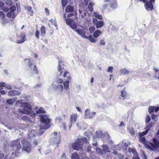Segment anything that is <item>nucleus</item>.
<instances>
[{
    "label": "nucleus",
    "instance_id": "f257e3e1",
    "mask_svg": "<svg viewBox=\"0 0 159 159\" xmlns=\"http://www.w3.org/2000/svg\"><path fill=\"white\" fill-rule=\"evenodd\" d=\"M39 116L41 122L44 124L42 126V129H47L49 128L50 127L49 123L51 120L48 118V116L46 114H41Z\"/></svg>",
    "mask_w": 159,
    "mask_h": 159
},
{
    "label": "nucleus",
    "instance_id": "f03ea898",
    "mask_svg": "<svg viewBox=\"0 0 159 159\" xmlns=\"http://www.w3.org/2000/svg\"><path fill=\"white\" fill-rule=\"evenodd\" d=\"M11 147L15 151V155L18 156L20 153L19 151L22 147L20 141L17 139L13 141L11 143Z\"/></svg>",
    "mask_w": 159,
    "mask_h": 159
},
{
    "label": "nucleus",
    "instance_id": "7ed1b4c3",
    "mask_svg": "<svg viewBox=\"0 0 159 159\" xmlns=\"http://www.w3.org/2000/svg\"><path fill=\"white\" fill-rule=\"evenodd\" d=\"M22 145L21 151L26 152L27 153H29L32 151V145L30 141L26 139H24L21 142Z\"/></svg>",
    "mask_w": 159,
    "mask_h": 159
},
{
    "label": "nucleus",
    "instance_id": "20e7f679",
    "mask_svg": "<svg viewBox=\"0 0 159 159\" xmlns=\"http://www.w3.org/2000/svg\"><path fill=\"white\" fill-rule=\"evenodd\" d=\"M139 140L140 142L143 143L148 149L152 151L157 149V147L153 143L149 142H147L146 138L144 137H141Z\"/></svg>",
    "mask_w": 159,
    "mask_h": 159
},
{
    "label": "nucleus",
    "instance_id": "39448f33",
    "mask_svg": "<svg viewBox=\"0 0 159 159\" xmlns=\"http://www.w3.org/2000/svg\"><path fill=\"white\" fill-rule=\"evenodd\" d=\"M21 107L24 108H20L19 109V111L20 113L27 115H29L30 113V111L31 110V107L30 105L28 102H23L21 105Z\"/></svg>",
    "mask_w": 159,
    "mask_h": 159
},
{
    "label": "nucleus",
    "instance_id": "423d86ee",
    "mask_svg": "<svg viewBox=\"0 0 159 159\" xmlns=\"http://www.w3.org/2000/svg\"><path fill=\"white\" fill-rule=\"evenodd\" d=\"M82 141L80 139H78L72 144L73 148L76 150H80L82 149Z\"/></svg>",
    "mask_w": 159,
    "mask_h": 159
},
{
    "label": "nucleus",
    "instance_id": "0eeeda50",
    "mask_svg": "<svg viewBox=\"0 0 159 159\" xmlns=\"http://www.w3.org/2000/svg\"><path fill=\"white\" fill-rule=\"evenodd\" d=\"M26 34L25 32L20 33L19 35L17 36L16 42L18 44H21L24 43L26 40Z\"/></svg>",
    "mask_w": 159,
    "mask_h": 159
},
{
    "label": "nucleus",
    "instance_id": "6e6552de",
    "mask_svg": "<svg viewBox=\"0 0 159 159\" xmlns=\"http://www.w3.org/2000/svg\"><path fill=\"white\" fill-rule=\"evenodd\" d=\"M24 61H28V65L29 67L30 68H31L32 66L34 65V67L33 68V70L34 72V73L35 74H38L39 73V71H38L36 65L34 64L31 61V60L30 58H25L24 59Z\"/></svg>",
    "mask_w": 159,
    "mask_h": 159
},
{
    "label": "nucleus",
    "instance_id": "1a4fd4ad",
    "mask_svg": "<svg viewBox=\"0 0 159 159\" xmlns=\"http://www.w3.org/2000/svg\"><path fill=\"white\" fill-rule=\"evenodd\" d=\"M93 22L97 28H101L104 25V23L103 21H98V20L96 18L93 19Z\"/></svg>",
    "mask_w": 159,
    "mask_h": 159
},
{
    "label": "nucleus",
    "instance_id": "9d476101",
    "mask_svg": "<svg viewBox=\"0 0 159 159\" xmlns=\"http://www.w3.org/2000/svg\"><path fill=\"white\" fill-rule=\"evenodd\" d=\"M78 117V115L76 113H73L71 115L70 119V125H69L70 128L73 124H74L76 122Z\"/></svg>",
    "mask_w": 159,
    "mask_h": 159
},
{
    "label": "nucleus",
    "instance_id": "9b49d317",
    "mask_svg": "<svg viewBox=\"0 0 159 159\" xmlns=\"http://www.w3.org/2000/svg\"><path fill=\"white\" fill-rule=\"evenodd\" d=\"M96 112H93L91 113L88 109L85 110V115L87 118L92 119L93 118V116H94Z\"/></svg>",
    "mask_w": 159,
    "mask_h": 159
},
{
    "label": "nucleus",
    "instance_id": "f8f14e48",
    "mask_svg": "<svg viewBox=\"0 0 159 159\" xmlns=\"http://www.w3.org/2000/svg\"><path fill=\"white\" fill-rule=\"evenodd\" d=\"M63 87L61 84H58L53 88L54 90L57 92V94L59 93H61L63 90Z\"/></svg>",
    "mask_w": 159,
    "mask_h": 159
},
{
    "label": "nucleus",
    "instance_id": "ddd939ff",
    "mask_svg": "<svg viewBox=\"0 0 159 159\" xmlns=\"http://www.w3.org/2000/svg\"><path fill=\"white\" fill-rule=\"evenodd\" d=\"M75 31L81 36L85 38L86 36H85V32L83 30L78 29L76 30Z\"/></svg>",
    "mask_w": 159,
    "mask_h": 159
},
{
    "label": "nucleus",
    "instance_id": "4468645a",
    "mask_svg": "<svg viewBox=\"0 0 159 159\" xmlns=\"http://www.w3.org/2000/svg\"><path fill=\"white\" fill-rule=\"evenodd\" d=\"M20 94V93L16 90H10L8 92L9 96H13L15 95H19Z\"/></svg>",
    "mask_w": 159,
    "mask_h": 159
},
{
    "label": "nucleus",
    "instance_id": "2eb2a0df",
    "mask_svg": "<svg viewBox=\"0 0 159 159\" xmlns=\"http://www.w3.org/2000/svg\"><path fill=\"white\" fill-rule=\"evenodd\" d=\"M145 7L148 10H152L153 9V6L152 3L147 2L145 4Z\"/></svg>",
    "mask_w": 159,
    "mask_h": 159
},
{
    "label": "nucleus",
    "instance_id": "dca6fc26",
    "mask_svg": "<svg viewBox=\"0 0 159 159\" xmlns=\"http://www.w3.org/2000/svg\"><path fill=\"white\" fill-rule=\"evenodd\" d=\"M65 11L66 12H72L74 11L73 7L71 5H68L66 7Z\"/></svg>",
    "mask_w": 159,
    "mask_h": 159
},
{
    "label": "nucleus",
    "instance_id": "f3484780",
    "mask_svg": "<svg viewBox=\"0 0 159 159\" xmlns=\"http://www.w3.org/2000/svg\"><path fill=\"white\" fill-rule=\"evenodd\" d=\"M59 64L58 66V72L60 73L59 76H61L62 75V73L63 71L62 70L61 68V64L62 63V61L61 60H60L58 61Z\"/></svg>",
    "mask_w": 159,
    "mask_h": 159
},
{
    "label": "nucleus",
    "instance_id": "a211bd4d",
    "mask_svg": "<svg viewBox=\"0 0 159 159\" xmlns=\"http://www.w3.org/2000/svg\"><path fill=\"white\" fill-rule=\"evenodd\" d=\"M41 35L43 37H44L46 33V28L44 25H42L40 29Z\"/></svg>",
    "mask_w": 159,
    "mask_h": 159
},
{
    "label": "nucleus",
    "instance_id": "6ab92c4d",
    "mask_svg": "<svg viewBox=\"0 0 159 159\" xmlns=\"http://www.w3.org/2000/svg\"><path fill=\"white\" fill-rule=\"evenodd\" d=\"M121 96L123 98V99H126L128 96V93L127 92L123 89V90L121 91Z\"/></svg>",
    "mask_w": 159,
    "mask_h": 159
},
{
    "label": "nucleus",
    "instance_id": "aec40b11",
    "mask_svg": "<svg viewBox=\"0 0 159 159\" xmlns=\"http://www.w3.org/2000/svg\"><path fill=\"white\" fill-rule=\"evenodd\" d=\"M102 33V32L100 30H97L94 31L93 34V36L94 38H98Z\"/></svg>",
    "mask_w": 159,
    "mask_h": 159
},
{
    "label": "nucleus",
    "instance_id": "412c9836",
    "mask_svg": "<svg viewBox=\"0 0 159 159\" xmlns=\"http://www.w3.org/2000/svg\"><path fill=\"white\" fill-rule=\"evenodd\" d=\"M25 9L29 12V14L31 16H32L34 14V12L32 10V8L30 6H27L25 7Z\"/></svg>",
    "mask_w": 159,
    "mask_h": 159
},
{
    "label": "nucleus",
    "instance_id": "4be33fe9",
    "mask_svg": "<svg viewBox=\"0 0 159 159\" xmlns=\"http://www.w3.org/2000/svg\"><path fill=\"white\" fill-rule=\"evenodd\" d=\"M120 72L121 75H126L128 74L129 73V71L127 70L126 68L121 69L120 70Z\"/></svg>",
    "mask_w": 159,
    "mask_h": 159
},
{
    "label": "nucleus",
    "instance_id": "5701e85b",
    "mask_svg": "<svg viewBox=\"0 0 159 159\" xmlns=\"http://www.w3.org/2000/svg\"><path fill=\"white\" fill-rule=\"evenodd\" d=\"M152 142L153 143V144L155 145L156 147V146H158V143H159V136L157 137V139L156 137H154L152 139Z\"/></svg>",
    "mask_w": 159,
    "mask_h": 159
},
{
    "label": "nucleus",
    "instance_id": "b1692460",
    "mask_svg": "<svg viewBox=\"0 0 159 159\" xmlns=\"http://www.w3.org/2000/svg\"><path fill=\"white\" fill-rule=\"evenodd\" d=\"M64 89L67 90L69 89V81H66L63 84Z\"/></svg>",
    "mask_w": 159,
    "mask_h": 159
},
{
    "label": "nucleus",
    "instance_id": "393cba45",
    "mask_svg": "<svg viewBox=\"0 0 159 159\" xmlns=\"http://www.w3.org/2000/svg\"><path fill=\"white\" fill-rule=\"evenodd\" d=\"M36 113L38 114H40L41 113L45 114L46 112L44 111L42 107H40L38 110H37Z\"/></svg>",
    "mask_w": 159,
    "mask_h": 159
},
{
    "label": "nucleus",
    "instance_id": "a878e982",
    "mask_svg": "<svg viewBox=\"0 0 159 159\" xmlns=\"http://www.w3.org/2000/svg\"><path fill=\"white\" fill-rule=\"evenodd\" d=\"M85 38L89 39L90 41L92 43H95L97 41V40L93 38L91 35H90L88 37L86 36L85 37Z\"/></svg>",
    "mask_w": 159,
    "mask_h": 159
},
{
    "label": "nucleus",
    "instance_id": "bb28decb",
    "mask_svg": "<svg viewBox=\"0 0 159 159\" xmlns=\"http://www.w3.org/2000/svg\"><path fill=\"white\" fill-rule=\"evenodd\" d=\"M153 124V123L152 122H150L148 125H147V126L146 127V129L149 131L150 130Z\"/></svg>",
    "mask_w": 159,
    "mask_h": 159
},
{
    "label": "nucleus",
    "instance_id": "cd10ccee",
    "mask_svg": "<svg viewBox=\"0 0 159 159\" xmlns=\"http://www.w3.org/2000/svg\"><path fill=\"white\" fill-rule=\"evenodd\" d=\"M154 70L155 72V77L159 79V70L156 68H154Z\"/></svg>",
    "mask_w": 159,
    "mask_h": 159
},
{
    "label": "nucleus",
    "instance_id": "c85d7f7f",
    "mask_svg": "<svg viewBox=\"0 0 159 159\" xmlns=\"http://www.w3.org/2000/svg\"><path fill=\"white\" fill-rule=\"evenodd\" d=\"M66 24L69 25H70L74 22L72 18H66Z\"/></svg>",
    "mask_w": 159,
    "mask_h": 159
},
{
    "label": "nucleus",
    "instance_id": "c756f323",
    "mask_svg": "<svg viewBox=\"0 0 159 159\" xmlns=\"http://www.w3.org/2000/svg\"><path fill=\"white\" fill-rule=\"evenodd\" d=\"M71 158V159H80L79 157L76 152L72 153Z\"/></svg>",
    "mask_w": 159,
    "mask_h": 159
},
{
    "label": "nucleus",
    "instance_id": "7c9ffc66",
    "mask_svg": "<svg viewBox=\"0 0 159 159\" xmlns=\"http://www.w3.org/2000/svg\"><path fill=\"white\" fill-rule=\"evenodd\" d=\"M154 106H150L148 107V111L150 114H152L154 111Z\"/></svg>",
    "mask_w": 159,
    "mask_h": 159
},
{
    "label": "nucleus",
    "instance_id": "2f4dec72",
    "mask_svg": "<svg viewBox=\"0 0 159 159\" xmlns=\"http://www.w3.org/2000/svg\"><path fill=\"white\" fill-rule=\"evenodd\" d=\"M93 4L92 2H90L88 5V7L90 11L92 12L93 11Z\"/></svg>",
    "mask_w": 159,
    "mask_h": 159
},
{
    "label": "nucleus",
    "instance_id": "473e14b6",
    "mask_svg": "<svg viewBox=\"0 0 159 159\" xmlns=\"http://www.w3.org/2000/svg\"><path fill=\"white\" fill-rule=\"evenodd\" d=\"M55 139L56 140H54V143L56 144H58L60 142L61 139L60 137H58L57 138H53Z\"/></svg>",
    "mask_w": 159,
    "mask_h": 159
},
{
    "label": "nucleus",
    "instance_id": "72a5a7b5",
    "mask_svg": "<svg viewBox=\"0 0 159 159\" xmlns=\"http://www.w3.org/2000/svg\"><path fill=\"white\" fill-rule=\"evenodd\" d=\"M70 27L72 29L75 30V31L76 30H77V25L74 22H73L71 25H70Z\"/></svg>",
    "mask_w": 159,
    "mask_h": 159
},
{
    "label": "nucleus",
    "instance_id": "f704fd0d",
    "mask_svg": "<svg viewBox=\"0 0 159 159\" xmlns=\"http://www.w3.org/2000/svg\"><path fill=\"white\" fill-rule=\"evenodd\" d=\"M21 119L24 121H29L30 120V118L27 116H23L22 117Z\"/></svg>",
    "mask_w": 159,
    "mask_h": 159
},
{
    "label": "nucleus",
    "instance_id": "c9c22d12",
    "mask_svg": "<svg viewBox=\"0 0 159 159\" xmlns=\"http://www.w3.org/2000/svg\"><path fill=\"white\" fill-rule=\"evenodd\" d=\"M81 139L82 141V144H83L84 143L86 144H88L89 143L87 139L86 138H83L82 139Z\"/></svg>",
    "mask_w": 159,
    "mask_h": 159
},
{
    "label": "nucleus",
    "instance_id": "e433bc0d",
    "mask_svg": "<svg viewBox=\"0 0 159 159\" xmlns=\"http://www.w3.org/2000/svg\"><path fill=\"white\" fill-rule=\"evenodd\" d=\"M68 1L67 0H61V3L62 7H64L67 4Z\"/></svg>",
    "mask_w": 159,
    "mask_h": 159
},
{
    "label": "nucleus",
    "instance_id": "4c0bfd02",
    "mask_svg": "<svg viewBox=\"0 0 159 159\" xmlns=\"http://www.w3.org/2000/svg\"><path fill=\"white\" fill-rule=\"evenodd\" d=\"M39 31L37 29L35 33V36L36 38L38 39H39Z\"/></svg>",
    "mask_w": 159,
    "mask_h": 159
},
{
    "label": "nucleus",
    "instance_id": "58836bf2",
    "mask_svg": "<svg viewBox=\"0 0 159 159\" xmlns=\"http://www.w3.org/2000/svg\"><path fill=\"white\" fill-rule=\"evenodd\" d=\"M128 151L129 152H132L134 154L135 153H137V152L135 149L134 148H131L130 147H129L128 148Z\"/></svg>",
    "mask_w": 159,
    "mask_h": 159
},
{
    "label": "nucleus",
    "instance_id": "ea45409f",
    "mask_svg": "<svg viewBox=\"0 0 159 159\" xmlns=\"http://www.w3.org/2000/svg\"><path fill=\"white\" fill-rule=\"evenodd\" d=\"M0 159H7V156H5L3 153L1 152L0 150Z\"/></svg>",
    "mask_w": 159,
    "mask_h": 159
},
{
    "label": "nucleus",
    "instance_id": "a19ab883",
    "mask_svg": "<svg viewBox=\"0 0 159 159\" xmlns=\"http://www.w3.org/2000/svg\"><path fill=\"white\" fill-rule=\"evenodd\" d=\"M16 9V7L15 5H13L10 7V10L12 12H13Z\"/></svg>",
    "mask_w": 159,
    "mask_h": 159
},
{
    "label": "nucleus",
    "instance_id": "79ce46f5",
    "mask_svg": "<svg viewBox=\"0 0 159 159\" xmlns=\"http://www.w3.org/2000/svg\"><path fill=\"white\" fill-rule=\"evenodd\" d=\"M95 28L94 26H91L89 28V30L91 33H93L95 31Z\"/></svg>",
    "mask_w": 159,
    "mask_h": 159
},
{
    "label": "nucleus",
    "instance_id": "37998d69",
    "mask_svg": "<svg viewBox=\"0 0 159 159\" xmlns=\"http://www.w3.org/2000/svg\"><path fill=\"white\" fill-rule=\"evenodd\" d=\"M7 102L9 104L12 105L14 101L11 99H10L7 100Z\"/></svg>",
    "mask_w": 159,
    "mask_h": 159
},
{
    "label": "nucleus",
    "instance_id": "c03bdc74",
    "mask_svg": "<svg viewBox=\"0 0 159 159\" xmlns=\"http://www.w3.org/2000/svg\"><path fill=\"white\" fill-rule=\"evenodd\" d=\"M5 17V14L2 11H0V18L1 19H4Z\"/></svg>",
    "mask_w": 159,
    "mask_h": 159
},
{
    "label": "nucleus",
    "instance_id": "a18cd8bd",
    "mask_svg": "<svg viewBox=\"0 0 159 159\" xmlns=\"http://www.w3.org/2000/svg\"><path fill=\"white\" fill-rule=\"evenodd\" d=\"M113 68L112 66H108L107 69V72L111 73L113 71Z\"/></svg>",
    "mask_w": 159,
    "mask_h": 159
},
{
    "label": "nucleus",
    "instance_id": "49530a36",
    "mask_svg": "<svg viewBox=\"0 0 159 159\" xmlns=\"http://www.w3.org/2000/svg\"><path fill=\"white\" fill-rule=\"evenodd\" d=\"M157 115H155L153 114H152L151 117L152 120L157 121Z\"/></svg>",
    "mask_w": 159,
    "mask_h": 159
},
{
    "label": "nucleus",
    "instance_id": "de8ad7c7",
    "mask_svg": "<svg viewBox=\"0 0 159 159\" xmlns=\"http://www.w3.org/2000/svg\"><path fill=\"white\" fill-rule=\"evenodd\" d=\"M2 9L5 12H8L9 11V8L7 7H3Z\"/></svg>",
    "mask_w": 159,
    "mask_h": 159
},
{
    "label": "nucleus",
    "instance_id": "09e8293b",
    "mask_svg": "<svg viewBox=\"0 0 159 159\" xmlns=\"http://www.w3.org/2000/svg\"><path fill=\"white\" fill-rule=\"evenodd\" d=\"M151 120L150 116L149 115H148L146 118V122H149Z\"/></svg>",
    "mask_w": 159,
    "mask_h": 159
},
{
    "label": "nucleus",
    "instance_id": "8fccbe9b",
    "mask_svg": "<svg viewBox=\"0 0 159 159\" xmlns=\"http://www.w3.org/2000/svg\"><path fill=\"white\" fill-rule=\"evenodd\" d=\"M55 120L57 121L60 122L62 121V119L61 116H59L56 118Z\"/></svg>",
    "mask_w": 159,
    "mask_h": 159
},
{
    "label": "nucleus",
    "instance_id": "3c124183",
    "mask_svg": "<svg viewBox=\"0 0 159 159\" xmlns=\"http://www.w3.org/2000/svg\"><path fill=\"white\" fill-rule=\"evenodd\" d=\"M6 84L5 82H0V87L3 88L5 86Z\"/></svg>",
    "mask_w": 159,
    "mask_h": 159
},
{
    "label": "nucleus",
    "instance_id": "603ef678",
    "mask_svg": "<svg viewBox=\"0 0 159 159\" xmlns=\"http://www.w3.org/2000/svg\"><path fill=\"white\" fill-rule=\"evenodd\" d=\"M103 151L106 152H107L108 151V148L106 145H103Z\"/></svg>",
    "mask_w": 159,
    "mask_h": 159
},
{
    "label": "nucleus",
    "instance_id": "864d4df0",
    "mask_svg": "<svg viewBox=\"0 0 159 159\" xmlns=\"http://www.w3.org/2000/svg\"><path fill=\"white\" fill-rule=\"evenodd\" d=\"M45 12L47 16H49V11L48 8L46 7L45 8Z\"/></svg>",
    "mask_w": 159,
    "mask_h": 159
},
{
    "label": "nucleus",
    "instance_id": "5fc2aeb1",
    "mask_svg": "<svg viewBox=\"0 0 159 159\" xmlns=\"http://www.w3.org/2000/svg\"><path fill=\"white\" fill-rule=\"evenodd\" d=\"M12 12L9 11L7 12V16L9 18H10L11 17Z\"/></svg>",
    "mask_w": 159,
    "mask_h": 159
},
{
    "label": "nucleus",
    "instance_id": "6e6d98bb",
    "mask_svg": "<svg viewBox=\"0 0 159 159\" xmlns=\"http://www.w3.org/2000/svg\"><path fill=\"white\" fill-rule=\"evenodd\" d=\"M95 16L96 18H98L99 19H102V16L101 15L96 14L95 15Z\"/></svg>",
    "mask_w": 159,
    "mask_h": 159
},
{
    "label": "nucleus",
    "instance_id": "4d7b16f0",
    "mask_svg": "<svg viewBox=\"0 0 159 159\" xmlns=\"http://www.w3.org/2000/svg\"><path fill=\"white\" fill-rule=\"evenodd\" d=\"M91 145L90 144V145H89L87 148V151L89 152H91Z\"/></svg>",
    "mask_w": 159,
    "mask_h": 159
},
{
    "label": "nucleus",
    "instance_id": "13d9d810",
    "mask_svg": "<svg viewBox=\"0 0 159 159\" xmlns=\"http://www.w3.org/2000/svg\"><path fill=\"white\" fill-rule=\"evenodd\" d=\"M118 159H123L124 156L120 154H119L118 155Z\"/></svg>",
    "mask_w": 159,
    "mask_h": 159
},
{
    "label": "nucleus",
    "instance_id": "bf43d9fd",
    "mask_svg": "<svg viewBox=\"0 0 159 159\" xmlns=\"http://www.w3.org/2000/svg\"><path fill=\"white\" fill-rule=\"evenodd\" d=\"M148 132V130H147L146 129L145 131H144L142 132V133H141V135L142 136H143L145 135H146Z\"/></svg>",
    "mask_w": 159,
    "mask_h": 159
},
{
    "label": "nucleus",
    "instance_id": "052dcab7",
    "mask_svg": "<svg viewBox=\"0 0 159 159\" xmlns=\"http://www.w3.org/2000/svg\"><path fill=\"white\" fill-rule=\"evenodd\" d=\"M57 82L59 84H62L63 82V81L61 79H59L57 81Z\"/></svg>",
    "mask_w": 159,
    "mask_h": 159
},
{
    "label": "nucleus",
    "instance_id": "680f3d73",
    "mask_svg": "<svg viewBox=\"0 0 159 159\" xmlns=\"http://www.w3.org/2000/svg\"><path fill=\"white\" fill-rule=\"evenodd\" d=\"M154 111L155 112H157L159 111V107H155L154 106Z\"/></svg>",
    "mask_w": 159,
    "mask_h": 159
},
{
    "label": "nucleus",
    "instance_id": "e2e57ef3",
    "mask_svg": "<svg viewBox=\"0 0 159 159\" xmlns=\"http://www.w3.org/2000/svg\"><path fill=\"white\" fill-rule=\"evenodd\" d=\"M12 1L11 0H7V1L6 3L7 5H11L12 4Z\"/></svg>",
    "mask_w": 159,
    "mask_h": 159
},
{
    "label": "nucleus",
    "instance_id": "0e129e2a",
    "mask_svg": "<svg viewBox=\"0 0 159 159\" xmlns=\"http://www.w3.org/2000/svg\"><path fill=\"white\" fill-rule=\"evenodd\" d=\"M100 43L101 45H104L105 44V43L104 40L101 39L100 41Z\"/></svg>",
    "mask_w": 159,
    "mask_h": 159
},
{
    "label": "nucleus",
    "instance_id": "69168bd1",
    "mask_svg": "<svg viewBox=\"0 0 159 159\" xmlns=\"http://www.w3.org/2000/svg\"><path fill=\"white\" fill-rule=\"evenodd\" d=\"M6 89H11V86L7 85H5V87Z\"/></svg>",
    "mask_w": 159,
    "mask_h": 159
},
{
    "label": "nucleus",
    "instance_id": "338daca9",
    "mask_svg": "<svg viewBox=\"0 0 159 159\" xmlns=\"http://www.w3.org/2000/svg\"><path fill=\"white\" fill-rule=\"evenodd\" d=\"M6 92L4 90H2L1 91H0V93L4 95L6 93Z\"/></svg>",
    "mask_w": 159,
    "mask_h": 159
},
{
    "label": "nucleus",
    "instance_id": "774afa93",
    "mask_svg": "<svg viewBox=\"0 0 159 159\" xmlns=\"http://www.w3.org/2000/svg\"><path fill=\"white\" fill-rule=\"evenodd\" d=\"M38 143V142L36 140L34 141L33 143V145L34 146H36L37 145Z\"/></svg>",
    "mask_w": 159,
    "mask_h": 159
}]
</instances>
